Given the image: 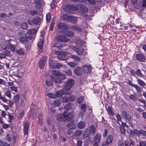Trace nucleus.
I'll return each instance as SVG.
<instances>
[{
  "label": "nucleus",
  "instance_id": "nucleus-1",
  "mask_svg": "<svg viewBox=\"0 0 146 146\" xmlns=\"http://www.w3.org/2000/svg\"><path fill=\"white\" fill-rule=\"evenodd\" d=\"M72 91L69 88H65L64 89L59 90L55 94V96L56 97H61L63 95H69L72 94Z\"/></svg>",
  "mask_w": 146,
  "mask_h": 146
},
{
  "label": "nucleus",
  "instance_id": "nucleus-2",
  "mask_svg": "<svg viewBox=\"0 0 146 146\" xmlns=\"http://www.w3.org/2000/svg\"><path fill=\"white\" fill-rule=\"evenodd\" d=\"M63 19L65 20L69 21L72 23H76L77 22L78 18L72 15H69L68 14H64Z\"/></svg>",
  "mask_w": 146,
  "mask_h": 146
},
{
  "label": "nucleus",
  "instance_id": "nucleus-3",
  "mask_svg": "<svg viewBox=\"0 0 146 146\" xmlns=\"http://www.w3.org/2000/svg\"><path fill=\"white\" fill-rule=\"evenodd\" d=\"M49 64L50 66L53 69H59L62 66L61 64L56 63L53 60H50Z\"/></svg>",
  "mask_w": 146,
  "mask_h": 146
},
{
  "label": "nucleus",
  "instance_id": "nucleus-4",
  "mask_svg": "<svg viewBox=\"0 0 146 146\" xmlns=\"http://www.w3.org/2000/svg\"><path fill=\"white\" fill-rule=\"evenodd\" d=\"M71 48L74 50L78 54L85 55L86 54V52L85 51L84 49L81 48H79L74 46L72 47Z\"/></svg>",
  "mask_w": 146,
  "mask_h": 146
},
{
  "label": "nucleus",
  "instance_id": "nucleus-5",
  "mask_svg": "<svg viewBox=\"0 0 146 146\" xmlns=\"http://www.w3.org/2000/svg\"><path fill=\"white\" fill-rule=\"evenodd\" d=\"M74 84V81L73 79H70L65 83V88H69L72 87Z\"/></svg>",
  "mask_w": 146,
  "mask_h": 146
},
{
  "label": "nucleus",
  "instance_id": "nucleus-6",
  "mask_svg": "<svg viewBox=\"0 0 146 146\" xmlns=\"http://www.w3.org/2000/svg\"><path fill=\"white\" fill-rule=\"evenodd\" d=\"M78 9L77 5V7L74 6L69 5L66 7L65 8V10L67 12L69 13H72L73 12L72 11V10L76 11Z\"/></svg>",
  "mask_w": 146,
  "mask_h": 146
},
{
  "label": "nucleus",
  "instance_id": "nucleus-7",
  "mask_svg": "<svg viewBox=\"0 0 146 146\" xmlns=\"http://www.w3.org/2000/svg\"><path fill=\"white\" fill-rule=\"evenodd\" d=\"M57 28L60 30L68 29L69 27L64 23H58L57 26Z\"/></svg>",
  "mask_w": 146,
  "mask_h": 146
},
{
  "label": "nucleus",
  "instance_id": "nucleus-8",
  "mask_svg": "<svg viewBox=\"0 0 146 146\" xmlns=\"http://www.w3.org/2000/svg\"><path fill=\"white\" fill-rule=\"evenodd\" d=\"M101 135L100 134L97 133L94 139V141L95 142L94 146H98V143L100 142L101 139Z\"/></svg>",
  "mask_w": 146,
  "mask_h": 146
},
{
  "label": "nucleus",
  "instance_id": "nucleus-9",
  "mask_svg": "<svg viewBox=\"0 0 146 146\" xmlns=\"http://www.w3.org/2000/svg\"><path fill=\"white\" fill-rule=\"evenodd\" d=\"M29 127V123L27 122H25L24 124L23 132L24 134V137L26 138L27 137Z\"/></svg>",
  "mask_w": 146,
  "mask_h": 146
},
{
  "label": "nucleus",
  "instance_id": "nucleus-10",
  "mask_svg": "<svg viewBox=\"0 0 146 146\" xmlns=\"http://www.w3.org/2000/svg\"><path fill=\"white\" fill-rule=\"evenodd\" d=\"M65 111L62 114L59 113L57 115L56 119L58 121H66V118L65 116Z\"/></svg>",
  "mask_w": 146,
  "mask_h": 146
},
{
  "label": "nucleus",
  "instance_id": "nucleus-11",
  "mask_svg": "<svg viewBox=\"0 0 146 146\" xmlns=\"http://www.w3.org/2000/svg\"><path fill=\"white\" fill-rule=\"evenodd\" d=\"M47 58L46 56H44L41 59L39 65L40 68L42 69L44 67L45 64L46 62Z\"/></svg>",
  "mask_w": 146,
  "mask_h": 146
},
{
  "label": "nucleus",
  "instance_id": "nucleus-12",
  "mask_svg": "<svg viewBox=\"0 0 146 146\" xmlns=\"http://www.w3.org/2000/svg\"><path fill=\"white\" fill-rule=\"evenodd\" d=\"M136 57L137 60L141 62H144L145 60V56L142 54H137L136 55Z\"/></svg>",
  "mask_w": 146,
  "mask_h": 146
},
{
  "label": "nucleus",
  "instance_id": "nucleus-13",
  "mask_svg": "<svg viewBox=\"0 0 146 146\" xmlns=\"http://www.w3.org/2000/svg\"><path fill=\"white\" fill-rule=\"evenodd\" d=\"M57 39L58 41L61 42H67L68 41V39L66 37L61 35L58 36H57Z\"/></svg>",
  "mask_w": 146,
  "mask_h": 146
},
{
  "label": "nucleus",
  "instance_id": "nucleus-14",
  "mask_svg": "<svg viewBox=\"0 0 146 146\" xmlns=\"http://www.w3.org/2000/svg\"><path fill=\"white\" fill-rule=\"evenodd\" d=\"M19 34L20 35L19 37V40L20 42L23 43H25L26 42V38L25 37V34L22 32H20Z\"/></svg>",
  "mask_w": 146,
  "mask_h": 146
},
{
  "label": "nucleus",
  "instance_id": "nucleus-15",
  "mask_svg": "<svg viewBox=\"0 0 146 146\" xmlns=\"http://www.w3.org/2000/svg\"><path fill=\"white\" fill-rule=\"evenodd\" d=\"M88 128V130L90 134H94L96 133V127L95 125H91Z\"/></svg>",
  "mask_w": 146,
  "mask_h": 146
},
{
  "label": "nucleus",
  "instance_id": "nucleus-16",
  "mask_svg": "<svg viewBox=\"0 0 146 146\" xmlns=\"http://www.w3.org/2000/svg\"><path fill=\"white\" fill-rule=\"evenodd\" d=\"M77 7L78 9L82 11L86 12L88 11L87 8L82 4L78 5Z\"/></svg>",
  "mask_w": 146,
  "mask_h": 146
},
{
  "label": "nucleus",
  "instance_id": "nucleus-17",
  "mask_svg": "<svg viewBox=\"0 0 146 146\" xmlns=\"http://www.w3.org/2000/svg\"><path fill=\"white\" fill-rule=\"evenodd\" d=\"M74 73L78 76H80L82 74V69L79 67H77L74 70Z\"/></svg>",
  "mask_w": 146,
  "mask_h": 146
},
{
  "label": "nucleus",
  "instance_id": "nucleus-18",
  "mask_svg": "<svg viewBox=\"0 0 146 146\" xmlns=\"http://www.w3.org/2000/svg\"><path fill=\"white\" fill-rule=\"evenodd\" d=\"M65 116L66 118V121L67 120H68V121L71 120L73 117V114L72 113H70L67 114V113L66 111H65Z\"/></svg>",
  "mask_w": 146,
  "mask_h": 146
},
{
  "label": "nucleus",
  "instance_id": "nucleus-19",
  "mask_svg": "<svg viewBox=\"0 0 146 146\" xmlns=\"http://www.w3.org/2000/svg\"><path fill=\"white\" fill-rule=\"evenodd\" d=\"M33 21L34 24L35 25H39L40 24V19L39 17H36L34 18Z\"/></svg>",
  "mask_w": 146,
  "mask_h": 146
},
{
  "label": "nucleus",
  "instance_id": "nucleus-20",
  "mask_svg": "<svg viewBox=\"0 0 146 146\" xmlns=\"http://www.w3.org/2000/svg\"><path fill=\"white\" fill-rule=\"evenodd\" d=\"M64 34L67 36L71 37L73 36L74 35V33L73 32L70 31H66L64 32Z\"/></svg>",
  "mask_w": 146,
  "mask_h": 146
},
{
  "label": "nucleus",
  "instance_id": "nucleus-21",
  "mask_svg": "<svg viewBox=\"0 0 146 146\" xmlns=\"http://www.w3.org/2000/svg\"><path fill=\"white\" fill-rule=\"evenodd\" d=\"M90 133L88 131V128H87L83 132L82 135L84 138H86L88 137Z\"/></svg>",
  "mask_w": 146,
  "mask_h": 146
},
{
  "label": "nucleus",
  "instance_id": "nucleus-22",
  "mask_svg": "<svg viewBox=\"0 0 146 146\" xmlns=\"http://www.w3.org/2000/svg\"><path fill=\"white\" fill-rule=\"evenodd\" d=\"M113 137L111 135H109L107 137L106 139V142L108 144H111L113 141Z\"/></svg>",
  "mask_w": 146,
  "mask_h": 146
},
{
  "label": "nucleus",
  "instance_id": "nucleus-23",
  "mask_svg": "<svg viewBox=\"0 0 146 146\" xmlns=\"http://www.w3.org/2000/svg\"><path fill=\"white\" fill-rule=\"evenodd\" d=\"M67 126L70 129H73L75 128L76 126L73 122H70L68 124Z\"/></svg>",
  "mask_w": 146,
  "mask_h": 146
},
{
  "label": "nucleus",
  "instance_id": "nucleus-24",
  "mask_svg": "<svg viewBox=\"0 0 146 146\" xmlns=\"http://www.w3.org/2000/svg\"><path fill=\"white\" fill-rule=\"evenodd\" d=\"M90 69L91 67L90 65L85 66L83 67V70L86 73L88 72Z\"/></svg>",
  "mask_w": 146,
  "mask_h": 146
},
{
  "label": "nucleus",
  "instance_id": "nucleus-25",
  "mask_svg": "<svg viewBox=\"0 0 146 146\" xmlns=\"http://www.w3.org/2000/svg\"><path fill=\"white\" fill-rule=\"evenodd\" d=\"M85 126V123L82 121H80L78 123V127L80 129H82Z\"/></svg>",
  "mask_w": 146,
  "mask_h": 146
},
{
  "label": "nucleus",
  "instance_id": "nucleus-26",
  "mask_svg": "<svg viewBox=\"0 0 146 146\" xmlns=\"http://www.w3.org/2000/svg\"><path fill=\"white\" fill-rule=\"evenodd\" d=\"M7 46L9 47V48L11 51L13 52L15 51V49L16 48V47L15 45L11 44L10 43H9L7 44Z\"/></svg>",
  "mask_w": 146,
  "mask_h": 146
},
{
  "label": "nucleus",
  "instance_id": "nucleus-27",
  "mask_svg": "<svg viewBox=\"0 0 146 146\" xmlns=\"http://www.w3.org/2000/svg\"><path fill=\"white\" fill-rule=\"evenodd\" d=\"M137 82L142 87H144L145 86H146L145 83L143 82L142 80L139 79H137Z\"/></svg>",
  "mask_w": 146,
  "mask_h": 146
},
{
  "label": "nucleus",
  "instance_id": "nucleus-28",
  "mask_svg": "<svg viewBox=\"0 0 146 146\" xmlns=\"http://www.w3.org/2000/svg\"><path fill=\"white\" fill-rule=\"evenodd\" d=\"M71 29L78 32H81L82 31L80 28L74 26H72Z\"/></svg>",
  "mask_w": 146,
  "mask_h": 146
},
{
  "label": "nucleus",
  "instance_id": "nucleus-29",
  "mask_svg": "<svg viewBox=\"0 0 146 146\" xmlns=\"http://www.w3.org/2000/svg\"><path fill=\"white\" fill-rule=\"evenodd\" d=\"M82 132V130H78L74 132V135L76 137H78L81 135Z\"/></svg>",
  "mask_w": 146,
  "mask_h": 146
},
{
  "label": "nucleus",
  "instance_id": "nucleus-30",
  "mask_svg": "<svg viewBox=\"0 0 146 146\" xmlns=\"http://www.w3.org/2000/svg\"><path fill=\"white\" fill-rule=\"evenodd\" d=\"M80 109L83 112H85L86 110V106L84 104H82L79 106Z\"/></svg>",
  "mask_w": 146,
  "mask_h": 146
},
{
  "label": "nucleus",
  "instance_id": "nucleus-31",
  "mask_svg": "<svg viewBox=\"0 0 146 146\" xmlns=\"http://www.w3.org/2000/svg\"><path fill=\"white\" fill-rule=\"evenodd\" d=\"M16 51L17 53L19 55H22L24 53L23 50L21 48H19L16 49Z\"/></svg>",
  "mask_w": 146,
  "mask_h": 146
},
{
  "label": "nucleus",
  "instance_id": "nucleus-32",
  "mask_svg": "<svg viewBox=\"0 0 146 146\" xmlns=\"http://www.w3.org/2000/svg\"><path fill=\"white\" fill-rule=\"evenodd\" d=\"M137 91V93L138 94H140L142 90L136 84H135V85L133 87Z\"/></svg>",
  "mask_w": 146,
  "mask_h": 146
},
{
  "label": "nucleus",
  "instance_id": "nucleus-33",
  "mask_svg": "<svg viewBox=\"0 0 146 146\" xmlns=\"http://www.w3.org/2000/svg\"><path fill=\"white\" fill-rule=\"evenodd\" d=\"M52 74L55 76H59L60 75L61 73L58 70H54L52 72Z\"/></svg>",
  "mask_w": 146,
  "mask_h": 146
},
{
  "label": "nucleus",
  "instance_id": "nucleus-34",
  "mask_svg": "<svg viewBox=\"0 0 146 146\" xmlns=\"http://www.w3.org/2000/svg\"><path fill=\"white\" fill-rule=\"evenodd\" d=\"M135 74L137 76L141 77H143L144 75L141 73L140 70L138 69L135 72Z\"/></svg>",
  "mask_w": 146,
  "mask_h": 146
},
{
  "label": "nucleus",
  "instance_id": "nucleus-35",
  "mask_svg": "<svg viewBox=\"0 0 146 146\" xmlns=\"http://www.w3.org/2000/svg\"><path fill=\"white\" fill-rule=\"evenodd\" d=\"M71 58H73L76 61H79L80 60V58L79 57L75 55H72L71 56Z\"/></svg>",
  "mask_w": 146,
  "mask_h": 146
},
{
  "label": "nucleus",
  "instance_id": "nucleus-36",
  "mask_svg": "<svg viewBox=\"0 0 146 146\" xmlns=\"http://www.w3.org/2000/svg\"><path fill=\"white\" fill-rule=\"evenodd\" d=\"M4 53L6 56H9L11 57L12 56V54L10 51L7 50H6L4 52Z\"/></svg>",
  "mask_w": 146,
  "mask_h": 146
},
{
  "label": "nucleus",
  "instance_id": "nucleus-37",
  "mask_svg": "<svg viewBox=\"0 0 146 146\" xmlns=\"http://www.w3.org/2000/svg\"><path fill=\"white\" fill-rule=\"evenodd\" d=\"M28 31L31 34L36 33L37 32V30L34 29H29Z\"/></svg>",
  "mask_w": 146,
  "mask_h": 146
},
{
  "label": "nucleus",
  "instance_id": "nucleus-38",
  "mask_svg": "<svg viewBox=\"0 0 146 146\" xmlns=\"http://www.w3.org/2000/svg\"><path fill=\"white\" fill-rule=\"evenodd\" d=\"M60 104V103L58 100H56L52 103V104L55 106H58Z\"/></svg>",
  "mask_w": 146,
  "mask_h": 146
},
{
  "label": "nucleus",
  "instance_id": "nucleus-39",
  "mask_svg": "<svg viewBox=\"0 0 146 146\" xmlns=\"http://www.w3.org/2000/svg\"><path fill=\"white\" fill-rule=\"evenodd\" d=\"M26 37L29 39H31L32 37V34L29 32L25 34Z\"/></svg>",
  "mask_w": 146,
  "mask_h": 146
},
{
  "label": "nucleus",
  "instance_id": "nucleus-40",
  "mask_svg": "<svg viewBox=\"0 0 146 146\" xmlns=\"http://www.w3.org/2000/svg\"><path fill=\"white\" fill-rule=\"evenodd\" d=\"M38 122L40 124H41L42 122V115L41 114H40L38 116Z\"/></svg>",
  "mask_w": 146,
  "mask_h": 146
},
{
  "label": "nucleus",
  "instance_id": "nucleus-41",
  "mask_svg": "<svg viewBox=\"0 0 146 146\" xmlns=\"http://www.w3.org/2000/svg\"><path fill=\"white\" fill-rule=\"evenodd\" d=\"M0 99L4 102H7L8 101V100L5 97L1 96V94L0 93Z\"/></svg>",
  "mask_w": 146,
  "mask_h": 146
},
{
  "label": "nucleus",
  "instance_id": "nucleus-42",
  "mask_svg": "<svg viewBox=\"0 0 146 146\" xmlns=\"http://www.w3.org/2000/svg\"><path fill=\"white\" fill-rule=\"evenodd\" d=\"M5 95L9 98H11V95L10 92L9 90H7L5 93Z\"/></svg>",
  "mask_w": 146,
  "mask_h": 146
},
{
  "label": "nucleus",
  "instance_id": "nucleus-43",
  "mask_svg": "<svg viewBox=\"0 0 146 146\" xmlns=\"http://www.w3.org/2000/svg\"><path fill=\"white\" fill-rule=\"evenodd\" d=\"M21 27L22 29H26L28 28V25L27 23H23L21 25Z\"/></svg>",
  "mask_w": 146,
  "mask_h": 146
},
{
  "label": "nucleus",
  "instance_id": "nucleus-44",
  "mask_svg": "<svg viewBox=\"0 0 146 146\" xmlns=\"http://www.w3.org/2000/svg\"><path fill=\"white\" fill-rule=\"evenodd\" d=\"M63 73H65L68 76H71L72 75V72L70 70H67L63 72Z\"/></svg>",
  "mask_w": 146,
  "mask_h": 146
},
{
  "label": "nucleus",
  "instance_id": "nucleus-45",
  "mask_svg": "<svg viewBox=\"0 0 146 146\" xmlns=\"http://www.w3.org/2000/svg\"><path fill=\"white\" fill-rule=\"evenodd\" d=\"M46 21L48 22H50L51 20V15L50 13H48L46 16Z\"/></svg>",
  "mask_w": 146,
  "mask_h": 146
},
{
  "label": "nucleus",
  "instance_id": "nucleus-46",
  "mask_svg": "<svg viewBox=\"0 0 146 146\" xmlns=\"http://www.w3.org/2000/svg\"><path fill=\"white\" fill-rule=\"evenodd\" d=\"M84 100V98L82 96L79 97L77 100V102L80 104L82 103Z\"/></svg>",
  "mask_w": 146,
  "mask_h": 146
},
{
  "label": "nucleus",
  "instance_id": "nucleus-47",
  "mask_svg": "<svg viewBox=\"0 0 146 146\" xmlns=\"http://www.w3.org/2000/svg\"><path fill=\"white\" fill-rule=\"evenodd\" d=\"M68 64L71 67L74 68L75 67L77 64L73 62H70L68 63Z\"/></svg>",
  "mask_w": 146,
  "mask_h": 146
},
{
  "label": "nucleus",
  "instance_id": "nucleus-48",
  "mask_svg": "<svg viewBox=\"0 0 146 146\" xmlns=\"http://www.w3.org/2000/svg\"><path fill=\"white\" fill-rule=\"evenodd\" d=\"M54 80L55 82L57 84H59L62 82L61 79L58 77H56Z\"/></svg>",
  "mask_w": 146,
  "mask_h": 146
},
{
  "label": "nucleus",
  "instance_id": "nucleus-49",
  "mask_svg": "<svg viewBox=\"0 0 146 146\" xmlns=\"http://www.w3.org/2000/svg\"><path fill=\"white\" fill-rule=\"evenodd\" d=\"M119 128L121 133L122 134H124L125 132L124 127L122 126H121Z\"/></svg>",
  "mask_w": 146,
  "mask_h": 146
},
{
  "label": "nucleus",
  "instance_id": "nucleus-50",
  "mask_svg": "<svg viewBox=\"0 0 146 146\" xmlns=\"http://www.w3.org/2000/svg\"><path fill=\"white\" fill-rule=\"evenodd\" d=\"M24 114V111H22L20 113L18 116L17 118L18 119H21L23 117Z\"/></svg>",
  "mask_w": 146,
  "mask_h": 146
},
{
  "label": "nucleus",
  "instance_id": "nucleus-51",
  "mask_svg": "<svg viewBox=\"0 0 146 146\" xmlns=\"http://www.w3.org/2000/svg\"><path fill=\"white\" fill-rule=\"evenodd\" d=\"M71 104L70 103L67 104L64 106V108L66 110H70L71 108Z\"/></svg>",
  "mask_w": 146,
  "mask_h": 146
},
{
  "label": "nucleus",
  "instance_id": "nucleus-52",
  "mask_svg": "<svg viewBox=\"0 0 146 146\" xmlns=\"http://www.w3.org/2000/svg\"><path fill=\"white\" fill-rule=\"evenodd\" d=\"M129 98L133 101H136L137 99V98L134 95H131L129 96Z\"/></svg>",
  "mask_w": 146,
  "mask_h": 146
},
{
  "label": "nucleus",
  "instance_id": "nucleus-53",
  "mask_svg": "<svg viewBox=\"0 0 146 146\" xmlns=\"http://www.w3.org/2000/svg\"><path fill=\"white\" fill-rule=\"evenodd\" d=\"M43 43V41L42 40H41L39 42L38 44V46L41 49L42 48Z\"/></svg>",
  "mask_w": 146,
  "mask_h": 146
},
{
  "label": "nucleus",
  "instance_id": "nucleus-54",
  "mask_svg": "<svg viewBox=\"0 0 146 146\" xmlns=\"http://www.w3.org/2000/svg\"><path fill=\"white\" fill-rule=\"evenodd\" d=\"M63 46L59 42L56 43L54 44L55 47H57L58 48H60Z\"/></svg>",
  "mask_w": 146,
  "mask_h": 146
},
{
  "label": "nucleus",
  "instance_id": "nucleus-55",
  "mask_svg": "<svg viewBox=\"0 0 146 146\" xmlns=\"http://www.w3.org/2000/svg\"><path fill=\"white\" fill-rule=\"evenodd\" d=\"M14 101L16 102H18L19 100V96L18 95H16L14 96Z\"/></svg>",
  "mask_w": 146,
  "mask_h": 146
},
{
  "label": "nucleus",
  "instance_id": "nucleus-56",
  "mask_svg": "<svg viewBox=\"0 0 146 146\" xmlns=\"http://www.w3.org/2000/svg\"><path fill=\"white\" fill-rule=\"evenodd\" d=\"M133 132L134 133L138 136H139L140 134V130L139 131L137 129H134L133 130Z\"/></svg>",
  "mask_w": 146,
  "mask_h": 146
},
{
  "label": "nucleus",
  "instance_id": "nucleus-57",
  "mask_svg": "<svg viewBox=\"0 0 146 146\" xmlns=\"http://www.w3.org/2000/svg\"><path fill=\"white\" fill-rule=\"evenodd\" d=\"M82 143V142L81 140L78 139L77 141V145L78 146H81Z\"/></svg>",
  "mask_w": 146,
  "mask_h": 146
},
{
  "label": "nucleus",
  "instance_id": "nucleus-58",
  "mask_svg": "<svg viewBox=\"0 0 146 146\" xmlns=\"http://www.w3.org/2000/svg\"><path fill=\"white\" fill-rule=\"evenodd\" d=\"M138 101L141 102L143 103L144 104V107L146 106V102L144 100L141 99H139Z\"/></svg>",
  "mask_w": 146,
  "mask_h": 146
},
{
  "label": "nucleus",
  "instance_id": "nucleus-59",
  "mask_svg": "<svg viewBox=\"0 0 146 146\" xmlns=\"http://www.w3.org/2000/svg\"><path fill=\"white\" fill-rule=\"evenodd\" d=\"M139 144L141 146H145L146 145V141L143 142L140 141L139 142Z\"/></svg>",
  "mask_w": 146,
  "mask_h": 146
},
{
  "label": "nucleus",
  "instance_id": "nucleus-60",
  "mask_svg": "<svg viewBox=\"0 0 146 146\" xmlns=\"http://www.w3.org/2000/svg\"><path fill=\"white\" fill-rule=\"evenodd\" d=\"M0 58L1 59L6 58L4 53H0Z\"/></svg>",
  "mask_w": 146,
  "mask_h": 146
},
{
  "label": "nucleus",
  "instance_id": "nucleus-61",
  "mask_svg": "<svg viewBox=\"0 0 146 146\" xmlns=\"http://www.w3.org/2000/svg\"><path fill=\"white\" fill-rule=\"evenodd\" d=\"M140 133L143 135L146 136V131L140 130Z\"/></svg>",
  "mask_w": 146,
  "mask_h": 146
},
{
  "label": "nucleus",
  "instance_id": "nucleus-62",
  "mask_svg": "<svg viewBox=\"0 0 146 146\" xmlns=\"http://www.w3.org/2000/svg\"><path fill=\"white\" fill-rule=\"evenodd\" d=\"M46 85L48 86H50L52 85V82H50L49 81H46Z\"/></svg>",
  "mask_w": 146,
  "mask_h": 146
},
{
  "label": "nucleus",
  "instance_id": "nucleus-63",
  "mask_svg": "<svg viewBox=\"0 0 146 146\" xmlns=\"http://www.w3.org/2000/svg\"><path fill=\"white\" fill-rule=\"evenodd\" d=\"M8 104L9 105V106L10 107H11L14 104V102L13 101L11 100H9V102L8 103Z\"/></svg>",
  "mask_w": 146,
  "mask_h": 146
},
{
  "label": "nucleus",
  "instance_id": "nucleus-64",
  "mask_svg": "<svg viewBox=\"0 0 146 146\" xmlns=\"http://www.w3.org/2000/svg\"><path fill=\"white\" fill-rule=\"evenodd\" d=\"M63 99V102H68L69 100V98L66 96L64 97Z\"/></svg>",
  "mask_w": 146,
  "mask_h": 146
}]
</instances>
